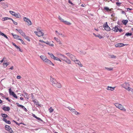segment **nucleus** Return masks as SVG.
Instances as JSON below:
<instances>
[{"label":"nucleus","mask_w":133,"mask_h":133,"mask_svg":"<svg viewBox=\"0 0 133 133\" xmlns=\"http://www.w3.org/2000/svg\"><path fill=\"white\" fill-rule=\"evenodd\" d=\"M113 8H111L110 9L109 12H110V13H111L112 12H113Z\"/></svg>","instance_id":"obj_51"},{"label":"nucleus","mask_w":133,"mask_h":133,"mask_svg":"<svg viewBox=\"0 0 133 133\" xmlns=\"http://www.w3.org/2000/svg\"><path fill=\"white\" fill-rule=\"evenodd\" d=\"M122 14H126V13L124 11L122 10Z\"/></svg>","instance_id":"obj_64"},{"label":"nucleus","mask_w":133,"mask_h":133,"mask_svg":"<svg viewBox=\"0 0 133 133\" xmlns=\"http://www.w3.org/2000/svg\"><path fill=\"white\" fill-rule=\"evenodd\" d=\"M66 54L73 61L74 59H76V58L73 55L69 53H66Z\"/></svg>","instance_id":"obj_5"},{"label":"nucleus","mask_w":133,"mask_h":133,"mask_svg":"<svg viewBox=\"0 0 133 133\" xmlns=\"http://www.w3.org/2000/svg\"><path fill=\"white\" fill-rule=\"evenodd\" d=\"M39 41L40 42H42V43H45V42L42 40H39Z\"/></svg>","instance_id":"obj_60"},{"label":"nucleus","mask_w":133,"mask_h":133,"mask_svg":"<svg viewBox=\"0 0 133 133\" xmlns=\"http://www.w3.org/2000/svg\"><path fill=\"white\" fill-rule=\"evenodd\" d=\"M128 91H131L133 94V89H132L129 87H128Z\"/></svg>","instance_id":"obj_31"},{"label":"nucleus","mask_w":133,"mask_h":133,"mask_svg":"<svg viewBox=\"0 0 133 133\" xmlns=\"http://www.w3.org/2000/svg\"><path fill=\"white\" fill-rule=\"evenodd\" d=\"M81 52L82 54H83L85 55L86 54V52H83V51H81Z\"/></svg>","instance_id":"obj_61"},{"label":"nucleus","mask_w":133,"mask_h":133,"mask_svg":"<svg viewBox=\"0 0 133 133\" xmlns=\"http://www.w3.org/2000/svg\"><path fill=\"white\" fill-rule=\"evenodd\" d=\"M3 120L4 121L5 123L8 124H10L11 122L9 121H7V119L5 118H3Z\"/></svg>","instance_id":"obj_19"},{"label":"nucleus","mask_w":133,"mask_h":133,"mask_svg":"<svg viewBox=\"0 0 133 133\" xmlns=\"http://www.w3.org/2000/svg\"><path fill=\"white\" fill-rule=\"evenodd\" d=\"M9 132L10 133H14V132L13 131V130H12L11 128H10V129L9 130H8Z\"/></svg>","instance_id":"obj_41"},{"label":"nucleus","mask_w":133,"mask_h":133,"mask_svg":"<svg viewBox=\"0 0 133 133\" xmlns=\"http://www.w3.org/2000/svg\"><path fill=\"white\" fill-rule=\"evenodd\" d=\"M63 60L64 61H65V62L68 64H71V61L70 60L67 58L66 60H65V59H63Z\"/></svg>","instance_id":"obj_17"},{"label":"nucleus","mask_w":133,"mask_h":133,"mask_svg":"<svg viewBox=\"0 0 133 133\" xmlns=\"http://www.w3.org/2000/svg\"><path fill=\"white\" fill-rule=\"evenodd\" d=\"M12 21H13L14 23L16 25L17 24V22H15V21H14L12 19Z\"/></svg>","instance_id":"obj_52"},{"label":"nucleus","mask_w":133,"mask_h":133,"mask_svg":"<svg viewBox=\"0 0 133 133\" xmlns=\"http://www.w3.org/2000/svg\"><path fill=\"white\" fill-rule=\"evenodd\" d=\"M24 38L25 39H26L29 42L30 40L29 39V37L27 36H26V35L24 37Z\"/></svg>","instance_id":"obj_36"},{"label":"nucleus","mask_w":133,"mask_h":133,"mask_svg":"<svg viewBox=\"0 0 133 133\" xmlns=\"http://www.w3.org/2000/svg\"><path fill=\"white\" fill-rule=\"evenodd\" d=\"M118 26H115L113 28L112 30L114 31L117 32L118 30Z\"/></svg>","instance_id":"obj_16"},{"label":"nucleus","mask_w":133,"mask_h":133,"mask_svg":"<svg viewBox=\"0 0 133 133\" xmlns=\"http://www.w3.org/2000/svg\"><path fill=\"white\" fill-rule=\"evenodd\" d=\"M130 85L128 83L125 82L123 84L122 86L126 90H128V87Z\"/></svg>","instance_id":"obj_7"},{"label":"nucleus","mask_w":133,"mask_h":133,"mask_svg":"<svg viewBox=\"0 0 133 133\" xmlns=\"http://www.w3.org/2000/svg\"><path fill=\"white\" fill-rule=\"evenodd\" d=\"M24 20L27 22L28 23V24L29 25L31 24V23L30 21L28 18H27L26 17H24L23 18Z\"/></svg>","instance_id":"obj_9"},{"label":"nucleus","mask_w":133,"mask_h":133,"mask_svg":"<svg viewBox=\"0 0 133 133\" xmlns=\"http://www.w3.org/2000/svg\"><path fill=\"white\" fill-rule=\"evenodd\" d=\"M36 118L37 120L41 121H43L40 118L36 116Z\"/></svg>","instance_id":"obj_43"},{"label":"nucleus","mask_w":133,"mask_h":133,"mask_svg":"<svg viewBox=\"0 0 133 133\" xmlns=\"http://www.w3.org/2000/svg\"><path fill=\"white\" fill-rule=\"evenodd\" d=\"M58 19L61 22L64 23L65 24L68 25H70L71 24V23L65 20V19H63L62 17H58Z\"/></svg>","instance_id":"obj_3"},{"label":"nucleus","mask_w":133,"mask_h":133,"mask_svg":"<svg viewBox=\"0 0 133 133\" xmlns=\"http://www.w3.org/2000/svg\"><path fill=\"white\" fill-rule=\"evenodd\" d=\"M49 111L50 113H51L53 112L54 110L51 107L49 109Z\"/></svg>","instance_id":"obj_35"},{"label":"nucleus","mask_w":133,"mask_h":133,"mask_svg":"<svg viewBox=\"0 0 133 133\" xmlns=\"http://www.w3.org/2000/svg\"><path fill=\"white\" fill-rule=\"evenodd\" d=\"M68 2L69 3L72 5H74V4L70 1V0H68Z\"/></svg>","instance_id":"obj_53"},{"label":"nucleus","mask_w":133,"mask_h":133,"mask_svg":"<svg viewBox=\"0 0 133 133\" xmlns=\"http://www.w3.org/2000/svg\"><path fill=\"white\" fill-rule=\"evenodd\" d=\"M21 76H18L17 77V78L18 79H19L21 78Z\"/></svg>","instance_id":"obj_63"},{"label":"nucleus","mask_w":133,"mask_h":133,"mask_svg":"<svg viewBox=\"0 0 133 133\" xmlns=\"http://www.w3.org/2000/svg\"><path fill=\"white\" fill-rule=\"evenodd\" d=\"M52 58L55 60L59 61L60 62H61V60L59 58L55 57V56H54V57H53Z\"/></svg>","instance_id":"obj_26"},{"label":"nucleus","mask_w":133,"mask_h":133,"mask_svg":"<svg viewBox=\"0 0 133 133\" xmlns=\"http://www.w3.org/2000/svg\"><path fill=\"white\" fill-rule=\"evenodd\" d=\"M75 63L77 64L78 63H79V60L77 59H74V60L73 61Z\"/></svg>","instance_id":"obj_32"},{"label":"nucleus","mask_w":133,"mask_h":133,"mask_svg":"<svg viewBox=\"0 0 133 133\" xmlns=\"http://www.w3.org/2000/svg\"><path fill=\"white\" fill-rule=\"evenodd\" d=\"M4 35L5 34L4 33H2L1 32H0V35H1L3 36H4Z\"/></svg>","instance_id":"obj_56"},{"label":"nucleus","mask_w":133,"mask_h":133,"mask_svg":"<svg viewBox=\"0 0 133 133\" xmlns=\"http://www.w3.org/2000/svg\"><path fill=\"white\" fill-rule=\"evenodd\" d=\"M33 102L34 103L37 105H38L39 106H41L40 104H39V102L36 99H34L33 101Z\"/></svg>","instance_id":"obj_22"},{"label":"nucleus","mask_w":133,"mask_h":133,"mask_svg":"<svg viewBox=\"0 0 133 133\" xmlns=\"http://www.w3.org/2000/svg\"><path fill=\"white\" fill-rule=\"evenodd\" d=\"M124 44L123 43H118L115 45V46L116 47H121L124 46Z\"/></svg>","instance_id":"obj_12"},{"label":"nucleus","mask_w":133,"mask_h":133,"mask_svg":"<svg viewBox=\"0 0 133 133\" xmlns=\"http://www.w3.org/2000/svg\"><path fill=\"white\" fill-rule=\"evenodd\" d=\"M2 20L3 21H5L6 20L8 19V17H4L2 19Z\"/></svg>","instance_id":"obj_40"},{"label":"nucleus","mask_w":133,"mask_h":133,"mask_svg":"<svg viewBox=\"0 0 133 133\" xmlns=\"http://www.w3.org/2000/svg\"><path fill=\"white\" fill-rule=\"evenodd\" d=\"M115 87H111L108 86L107 88V90H110L111 91H113L114 90Z\"/></svg>","instance_id":"obj_18"},{"label":"nucleus","mask_w":133,"mask_h":133,"mask_svg":"<svg viewBox=\"0 0 133 133\" xmlns=\"http://www.w3.org/2000/svg\"><path fill=\"white\" fill-rule=\"evenodd\" d=\"M93 35L95 36L96 37H98V36H99V35H96L94 33L93 34Z\"/></svg>","instance_id":"obj_57"},{"label":"nucleus","mask_w":133,"mask_h":133,"mask_svg":"<svg viewBox=\"0 0 133 133\" xmlns=\"http://www.w3.org/2000/svg\"><path fill=\"white\" fill-rule=\"evenodd\" d=\"M2 115L3 117H4V118H6L8 117V115L6 114H2Z\"/></svg>","instance_id":"obj_39"},{"label":"nucleus","mask_w":133,"mask_h":133,"mask_svg":"<svg viewBox=\"0 0 133 133\" xmlns=\"http://www.w3.org/2000/svg\"><path fill=\"white\" fill-rule=\"evenodd\" d=\"M132 35V33H131L127 32L125 35L127 36H130Z\"/></svg>","instance_id":"obj_38"},{"label":"nucleus","mask_w":133,"mask_h":133,"mask_svg":"<svg viewBox=\"0 0 133 133\" xmlns=\"http://www.w3.org/2000/svg\"><path fill=\"white\" fill-rule=\"evenodd\" d=\"M54 87L56 88H61V87L62 86L60 84L58 83L57 82V83L55 84V85H54Z\"/></svg>","instance_id":"obj_13"},{"label":"nucleus","mask_w":133,"mask_h":133,"mask_svg":"<svg viewBox=\"0 0 133 133\" xmlns=\"http://www.w3.org/2000/svg\"><path fill=\"white\" fill-rule=\"evenodd\" d=\"M11 35L13 36L14 37V38L16 39H17L19 40V39H20L19 37V36L17 35H16L14 34L13 33H12Z\"/></svg>","instance_id":"obj_14"},{"label":"nucleus","mask_w":133,"mask_h":133,"mask_svg":"<svg viewBox=\"0 0 133 133\" xmlns=\"http://www.w3.org/2000/svg\"><path fill=\"white\" fill-rule=\"evenodd\" d=\"M12 44H13V45H14L15 47L17 49H19V51L21 52H22V51H21V49H20V48L18 46H17L16 44H15L13 43L12 42Z\"/></svg>","instance_id":"obj_20"},{"label":"nucleus","mask_w":133,"mask_h":133,"mask_svg":"<svg viewBox=\"0 0 133 133\" xmlns=\"http://www.w3.org/2000/svg\"><path fill=\"white\" fill-rule=\"evenodd\" d=\"M37 32H42L39 29H37Z\"/></svg>","instance_id":"obj_59"},{"label":"nucleus","mask_w":133,"mask_h":133,"mask_svg":"<svg viewBox=\"0 0 133 133\" xmlns=\"http://www.w3.org/2000/svg\"><path fill=\"white\" fill-rule=\"evenodd\" d=\"M21 35H22L24 37L25 36V34L23 32Z\"/></svg>","instance_id":"obj_49"},{"label":"nucleus","mask_w":133,"mask_h":133,"mask_svg":"<svg viewBox=\"0 0 133 133\" xmlns=\"http://www.w3.org/2000/svg\"><path fill=\"white\" fill-rule=\"evenodd\" d=\"M5 130L8 131V130L10 129V128H11L10 126L8 125H6L5 126Z\"/></svg>","instance_id":"obj_24"},{"label":"nucleus","mask_w":133,"mask_h":133,"mask_svg":"<svg viewBox=\"0 0 133 133\" xmlns=\"http://www.w3.org/2000/svg\"><path fill=\"white\" fill-rule=\"evenodd\" d=\"M5 57H4L2 59L1 61H0V62L1 63H2L3 62L5 59Z\"/></svg>","instance_id":"obj_54"},{"label":"nucleus","mask_w":133,"mask_h":133,"mask_svg":"<svg viewBox=\"0 0 133 133\" xmlns=\"http://www.w3.org/2000/svg\"><path fill=\"white\" fill-rule=\"evenodd\" d=\"M116 4L117 6H120V5L121 4V3L120 2H117L116 3Z\"/></svg>","instance_id":"obj_44"},{"label":"nucleus","mask_w":133,"mask_h":133,"mask_svg":"<svg viewBox=\"0 0 133 133\" xmlns=\"http://www.w3.org/2000/svg\"><path fill=\"white\" fill-rule=\"evenodd\" d=\"M114 104L116 107L119 110L124 112L126 111V109L124 108L123 105L117 103H115Z\"/></svg>","instance_id":"obj_2"},{"label":"nucleus","mask_w":133,"mask_h":133,"mask_svg":"<svg viewBox=\"0 0 133 133\" xmlns=\"http://www.w3.org/2000/svg\"><path fill=\"white\" fill-rule=\"evenodd\" d=\"M116 56L114 55H111V57L112 58H116Z\"/></svg>","instance_id":"obj_45"},{"label":"nucleus","mask_w":133,"mask_h":133,"mask_svg":"<svg viewBox=\"0 0 133 133\" xmlns=\"http://www.w3.org/2000/svg\"><path fill=\"white\" fill-rule=\"evenodd\" d=\"M3 64L4 65H5L6 66H7L8 65V64L7 63H3Z\"/></svg>","instance_id":"obj_62"},{"label":"nucleus","mask_w":133,"mask_h":133,"mask_svg":"<svg viewBox=\"0 0 133 133\" xmlns=\"http://www.w3.org/2000/svg\"><path fill=\"white\" fill-rule=\"evenodd\" d=\"M60 55L61 56L62 58V60L63 59H65V60H66L67 58L65 56L62 54H60Z\"/></svg>","instance_id":"obj_29"},{"label":"nucleus","mask_w":133,"mask_h":133,"mask_svg":"<svg viewBox=\"0 0 133 133\" xmlns=\"http://www.w3.org/2000/svg\"><path fill=\"white\" fill-rule=\"evenodd\" d=\"M9 92L10 95H13V94H14V92L11 91V89L10 88L9 89Z\"/></svg>","instance_id":"obj_30"},{"label":"nucleus","mask_w":133,"mask_h":133,"mask_svg":"<svg viewBox=\"0 0 133 133\" xmlns=\"http://www.w3.org/2000/svg\"><path fill=\"white\" fill-rule=\"evenodd\" d=\"M128 22V20H123L122 22L124 24L126 25Z\"/></svg>","instance_id":"obj_25"},{"label":"nucleus","mask_w":133,"mask_h":133,"mask_svg":"<svg viewBox=\"0 0 133 133\" xmlns=\"http://www.w3.org/2000/svg\"><path fill=\"white\" fill-rule=\"evenodd\" d=\"M19 40L21 41L22 43V44H25V43L24 42V41H23V40H22L21 39H19Z\"/></svg>","instance_id":"obj_47"},{"label":"nucleus","mask_w":133,"mask_h":133,"mask_svg":"<svg viewBox=\"0 0 133 133\" xmlns=\"http://www.w3.org/2000/svg\"><path fill=\"white\" fill-rule=\"evenodd\" d=\"M55 32L58 35H61V36H62L63 37H64V35H63L62 34H60L57 31H56Z\"/></svg>","instance_id":"obj_34"},{"label":"nucleus","mask_w":133,"mask_h":133,"mask_svg":"<svg viewBox=\"0 0 133 133\" xmlns=\"http://www.w3.org/2000/svg\"><path fill=\"white\" fill-rule=\"evenodd\" d=\"M74 112V114L76 115H79L80 114L79 113L77 112V111H76L75 110V111Z\"/></svg>","instance_id":"obj_48"},{"label":"nucleus","mask_w":133,"mask_h":133,"mask_svg":"<svg viewBox=\"0 0 133 133\" xmlns=\"http://www.w3.org/2000/svg\"><path fill=\"white\" fill-rule=\"evenodd\" d=\"M104 10H105L106 11L108 12H109L110 9L109 8L107 7H104Z\"/></svg>","instance_id":"obj_28"},{"label":"nucleus","mask_w":133,"mask_h":133,"mask_svg":"<svg viewBox=\"0 0 133 133\" xmlns=\"http://www.w3.org/2000/svg\"><path fill=\"white\" fill-rule=\"evenodd\" d=\"M68 108L69 109V110L71 111V112H73L75 111V109H73L70 107H68Z\"/></svg>","instance_id":"obj_21"},{"label":"nucleus","mask_w":133,"mask_h":133,"mask_svg":"<svg viewBox=\"0 0 133 133\" xmlns=\"http://www.w3.org/2000/svg\"><path fill=\"white\" fill-rule=\"evenodd\" d=\"M24 96L25 98H26L27 99H28L29 98V96L27 93L25 92V95H24Z\"/></svg>","instance_id":"obj_27"},{"label":"nucleus","mask_w":133,"mask_h":133,"mask_svg":"<svg viewBox=\"0 0 133 133\" xmlns=\"http://www.w3.org/2000/svg\"><path fill=\"white\" fill-rule=\"evenodd\" d=\"M12 96L15 98H17V97L16 95L14 93V94H13Z\"/></svg>","instance_id":"obj_50"},{"label":"nucleus","mask_w":133,"mask_h":133,"mask_svg":"<svg viewBox=\"0 0 133 133\" xmlns=\"http://www.w3.org/2000/svg\"><path fill=\"white\" fill-rule=\"evenodd\" d=\"M48 54H49V55H50V57L52 58H53V57H54V55L52 53H50L49 52H48Z\"/></svg>","instance_id":"obj_37"},{"label":"nucleus","mask_w":133,"mask_h":133,"mask_svg":"<svg viewBox=\"0 0 133 133\" xmlns=\"http://www.w3.org/2000/svg\"><path fill=\"white\" fill-rule=\"evenodd\" d=\"M57 81L56 79H54L52 77H50V83L53 86L57 83Z\"/></svg>","instance_id":"obj_4"},{"label":"nucleus","mask_w":133,"mask_h":133,"mask_svg":"<svg viewBox=\"0 0 133 133\" xmlns=\"http://www.w3.org/2000/svg\"><path fill=\"white\" fill-rule=\"evenodd\" d=\"M2 109L5 111H9L10 110V108L8 107H4Z\"/></svg>","instance_id":"obj_15"},{"label":"nucleus","mask_w":133,"mask_h":133,"mask_svg":"<svg viewBox=\"0 0 133 133\" xmlns=\"http://www.w3.org/2000/svg\"><path fill=\"white\" fill-rule=\"evenodd\" d=\"M105 69L107 70L108 71H111L113 70V68L112 67H105L104 68Z\"/></svg>","instance_id":"obj_23"},{"label":"nucleus","mask_w":133,"mask_h":133,"mask_svg":"<svg viewBox=\"0 0 133 133\" xmlns=\"http://www.w3.org/2000/svg\"><path fill=\"white\" fill-rule=\"evenodd\" d=\"M49 45L50 46H54V45L53 44H51L50 42V43H49Z\"/></svg>","instance_id":"obj_58"},{"label":"nucleus","mask_w":133,"mask_h":133,"mask_svg":"<svg viewBox=\"0 0 133 133\" xmlns=\"http://www.w3.org/2000/svg\"><path fill=\"white\" fill-rule=\"evenodd\" d=\"M16 104L17 105L18 107H21L26 112L27 111V109L24 106H23L22 105H21L19 104V103H16Z\"/></svg>","instance_id":"obj_11"},{"label":"nucleus","mask_w":133,"mask_h":133,"mask_svg":"<svg viewBox=\"0 0 133 133\" xmlns=\"http://www.w3.org/2000/svg\"><path fill=\"white\" fill-rule=\"evenodd\" d=\"M34 32L38 37L42 36L44 34L42 32H37V31H35Z\"/></svg>","instance_id":"obj_10"},{"label":"nucleus","mask_w":133,"mask_h":133,"mask_svg":"<svg viewBox=\"0 0 133 133\" xmlns=\"http://www.w3.org/2000/svg\"><path fill=\"white\" fill-rule=\"evenodd\" d=\"M40 57L45 63L49 65H54V64L50 60L47 58L45 56L41 55L40 56Z\"/></svg>","instance_id":"obj_1"},{"label":"nucleus","mask_w":133,"mask_h":133,"mask_svg":"<svg viewBox=\"0 0 133 133\" xmlns=\"http://www.w3.org/2000/svg\"><path fill=\"white\" fill-rule=\"evenodd\" d=\"M77 64H78L79 66L81 67H82L83 66V65L82 64H81L80 62H79V63H77Z\"/></svg>","instance_id":"obj_46"},{"label":"nucleus","mask_w":133,"mask_h":133,"mask_svg":"<svg viewBox=\"0 0 133 133\" xmlns=\"http://www.w3.org/2000/svg\"><path fill=\"white\" fill-rule=\"evenodd\" d=\"M16 30L17 31H18V32L20 34H21L23 32V31L21 29L18 30V29H16Z\"/></svg>","instance_id":"obj_33"},{"label":"nucleus","mask_w":133,"mask_h":133,"mask_svg":"<svg viewBox=\"0 0 133 133\" xmlns=\"http://www.w3.org/2000/svg\"><path fill=\"white\" fill-rule=\"evenodd\" d=\"M10 12L11 14L15 17H16V16H18V17L21 16L20 14L18 13H16L15 12L12 11H10Z\"/></svg>","instance_id":"obj_8"},{"label":"nucleus","mask_w":133,"mask_h":133,"mask_svg":"<svg viewBox=\"0 0 133 133\" xmlns=\"http://www.w3.org/2000/svg\"><path fill=\"white\" fill-rule=\"evenodd\" d=\"M54 39L57 42H60V40L58 39L57 38L55 37L54 38Z\"/></svg>","instance_id":"obj_42"},{"label":"nucleus","mask_w":133,"mask_h":133,"mask_svg":"<svg viewBox=\"0 0 133 133\" xmlns=\"http://www.w3.org/2000/svg\"><path fill=\"white\" fill-rule=\"evenodd\" d=\"M132 9H130L129 8H127V11H129L130 10H132Z\"/></svg>","instance_id":"obj_55"},{"label":"nucleus","mask_w":133,"mask_h":133,"mask_svg":"<svg viewBox=\"0 0 133 133\" xmlns=\"http://www.w3.org/2000/svg\"><path fill=\"white\" fill-rule=\"evenodd\" d=\"M103 28L105 30L107 31H109L110 30V28L107 24V22H105L103 26Z\"/></svg>","instance_id":"obj_6"}]
</instances>
